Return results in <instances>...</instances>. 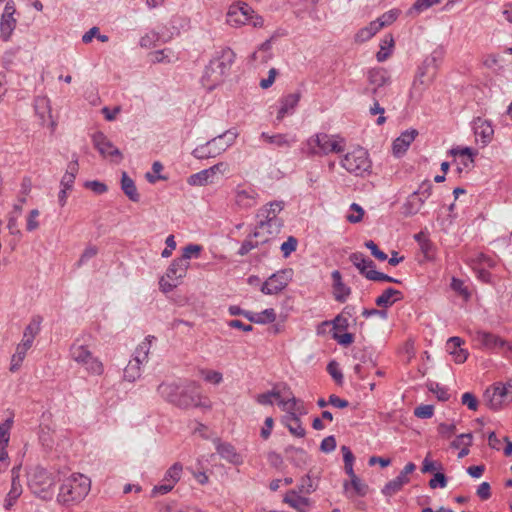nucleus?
I'll list each match as a JSON object with an SVG mask.
<instances>
[{"mask_svg":"<svg viewBox=\"0 0 512 512\" xmlns=\"http://www.w3.org/2000/svg\"><path fill=\"white\" fill-rule=\"evenodd\" d=\"M284 203L282 201H273L269 204L261 207L256 217L259 219V222L265 224L278 223L279 228L283 227V220L278 217L279 213L283 210Z\"/></svg>","mask_w":512,"mask_h":512,"instance_id":"obj_14","label":"nucleus"},{"mask_svg":"<svg viewBox=\"0 0 512 512\" xmlns=\"http://www.w3.org/2000/svg\"><path fill=\"white\" fill-rule=\"evenodd\" d=\"M346 140L339 134L318 132L311 135L304 143V149L308 156H327L339 154L345 150Z\"/></svg>","mask_w":512,"mask_h":512,"instance_id":"obj_2","label":"nucleus"},{"mask_svg":"<svg viewBox=\"0 0 512 512\" xmlns=\"http://www.w3.org/2000/svg\"><path fill=\"white\" fill-rule=\"evenodd\" d=\"M180 388L175 382H163L157 387V393L162 399L174 405Z\"/></svg>","mask_w":512,"mask_h":512,"instance_id":"obj_26","label":"nucleus"},{"mask_svg":"<svg viewBox=\"0 0 512 512\" xmlns=\"http://www.w3.org/2000/svg\"><path fill=\"white\" fill-rule=\"evenodd\" d=\"M403 484L397 478L389 481L382 489L385 496L391 497L403 488Z\"/></svg>","mask_w":512,"mask_h":512,"instance_id":"obj_53","label":"nucleus"},{"mask_svg":"<svg viewBox=\"0 0 512 512\" xmlns=\"http://www.w3.org/2000/svg\"><path fill=\"white\" fill-rule=\"evenodd\" d=\"M235 60V53L232 49L226 47L221 49L217 56L214 57L210 61V65L214 66V68L219 72L221 75L225 76L228 71L230 70L233 62Z\"/></svg>","mask_w":512,"mask_h":512,"instance_id":"obj_15","label":"nucleus"},{"mask_svg":"<svg viewBox=\"0 0 512 512\" xmlns=\"http://www.w3.org/2000/svg\"><path fill=\"white\" fill-rule=\"evenodd\" d=\"M224 76L221 75L214 66L210 64L205 68V71L202 75L201 82L202 85L209 91L213 90L217 85H219L223 81Z\"/></svg>","mask_w":512,"mask_h":512,"instance_id":"obj_27","label":"nucleus"},{"mask_svg":"<svg viewBox=\"0 0 512 512\" xmlns=\"http://www.w3.org/2000/svg\"><path fill=\"white\" fill-rule=\"evenodd\" d=\"M473 436L471 433H463L457 436V438L451 443V446L455 449L460 447H469L472 445Z\"/></svg>","mask_w":512,"mask_h":512,"instance_id":"obj_57","label":"nucleus"},{"mask_svg":"<svg viewBox=\"0 0 512 512\" xmlns=\"http://www.w3.org/2000/svg\"><path fill=\"white\" fill-rule=\"evenodd\" d=\"M32 347L31 344L21 341L17 347L15 353L11 357L10 371L16 372L20 369L22 362L24 361L27 351Z\"/></svg>","mask_w":512,"mask_h":512,"instance_id":"obj_31","label":"nucleus"},{"mask_svg":"<svg viewBox=\"0 0 512 512\" xmlns=\"http://www.w3.org/2000/svg\"><path fill=\"white\" fill-rule=\"evenodd\" d=\"M94 147L103 156L116 157L118 161L122 159V154L102 132H97L93 135Z\"/></svg>","mask_w":512,"mask_h":512,"instance_id":"obj_17","label":"nucleus"},{"mask_svg":"<svg viewBox=\"0 0 512 512\" xmlns=\"http://www.w3.org/2000/svg\"><path fill=\"white\" fill-rule=\"evenodd\" d=\"M365 246L371 251V254L380 261H385L388 257L387 254L381 251L378 246L372 241L365 242Z\"/></svg>","mask_w":512,"mask_h":512,"instance_id":"obj_62","label":"nucleus"},{"mask_svg":"<svg viewBox=\"0 0 512 512\" xmlns=\"http://www.w3.org/2000/svg\"><path fill=\"white\" fill-rule=\"evenodd\" d=\"M280 398V391L273 389L271 391L258 394L256 396V402L260 405H272L273 399H279Z\"/></svg>","mask_w":512,"mask_h":512,"instance_id":"obj_51","label":"nucleus"},{"mask_svg":"<svg viewBox=\"0 0 512 512\" xmlns=\"http://www.w3.org/2000/svg\"><path fill=\"white\" fill-rule=\"evenodd\" d=\"M142 363L132 359L124 369V379L129 382L135 381L140 376V365Z\"/></svg>","mask_w":512,"mask_h":512,"instance_id":"obj_49","label":"nucleus"},{"mask_svg":"<svg viewBox=\"0 0 512 512\" xmlns=\"http://www.w3.org/2000/svg\"><path fill=\"white\" fill-rule=\"evenodd\" d=\"M417 135L418 131L416 129H410L402 132L401 135L393 141V154L397 157L402 156L407 151L411 143L415 140Z\"/></svg>","mask_w":512,"mask_h":512,"instance_id":"obj_19","label":"nucleus"},{"mask_svg":"<svg viewBox=\"0 0 512 512\" xmlns=\"http://www.w3.org/2000/svg\"><path fill=\"white\" fill-rule=\"evenodd\" d=\"M183 466L181 463H174L165 473L162 482L170 484L173 488L181 478Z\"/></svg>","mask_w":512,"mask_h":512,"instance_id":"obj_41","label":"nucleus"},{"mask_svg":"<svg viewBox=\"0 0 512 512\" xmlns=\"http://www.w3.org/2000/svg\"><path fill=\"white\" fill-rule=\"evenodd\" d=\"M17 20L14 18L13 15H10L9 17H6V15L1 16L0 20V36L3 41H8L13 31L16 28Z\"/></svg>","mask_w":512,"mask_h":512,"instance_id":"obj_37","label":"nucleus"},{"mask_svg":"<svg viewBox=\"0 0 512 512\" xmlns=\"http://www.w3.org/2000/svg\"><path fill=\"white\" fill-rule=\"evenodd\" d=\"M402 298L403 294L401 291L390 287L385 289L383 293L376 298L375 303L378 307L386 309Z\"/></svg>","mask_w":512,"mask_h":512,"instance_id":"obj_24","label":"nucleus"},{"mask_svg":"<svg viewBox=\"0 0 512 512\" xmlns=\"http://www.w3.org/2000/svg\"><path fill=\"white\" fill-rule=\"evenodd\" d=\"M341 451L343 453L344 467L347 474H352L354 455L347 446H342Z\"/></svg>","mask_w":512,"mask_h":512,"instance_id":"obj_56","label":"nucleus"},{"mask_svg":"<svg viewBox=\"0 0 512 512\" xmlns=\"http://www.w3.org/2000/svg\"><path fill=\"white\" fill-rule=\"evenodd\" d=\"M369 87L366 91L373 97H384L386 95L385 87L391 83V77L384 68L372 69L368 72Z\"/></svg>","mask_w":512,"mask_h":512,"instance_id":"obj_10","label":"nucleus"},{"mask_svg":"<svg viewBox=\"0 0 512 512\" xmlns=\"http://www.w3.org/2000/svg\"><path fill=\"white\" fill-rule=\"evenodd\" d=\"M217 453L225 460L233 464L241 463V457L236 452L233 445L229 443H218L216 446Z\"/></svg>","mask_w":512,"mask_h":512,"instance_id":"obj_35","label":"nucleus"},{"mask_svg":"<svg viewBox=\"0 0 512 512\" xmlns=\"http://www.w3.org/2000/svg\"><path fill=\"white\" fill-rule=\"evenodd\" d=\"M475 135L482 139L483 143H488L494 133L492 125L487 120L477 118L474 122Z\"/></svg>","mask_w":512,"mask_h":512,"instance_id":"obj_34","label":"nucleus"},{"mask_svg":"<svg viewBox=\"0 0 512 512\" xmlns=\"http://www.w3.org/2000/svg\"><path fill=\"white\" fill-rule=\"evenodd\" d=\"M298 241L295 237H288L287 241L281 244V251L283 256L287 258L292 252H294L297 248Z\"/></svg>","mask_w":512,"mask_h":512,"instance_id":"obj_59","label":"nucleus"},{"mask_svg":"<svg viewBox=\"0 0 512 512\" xmlns=\"http://www.w3.org/2000/svg\"><path fill=\"white\" fill-rule=\"evenodd\" d=\"M234 202L241 210L251 209L257 205L258 193L251 186L238 185L234 190Z\"/></svg>","mask_w":512,"mask_h":512,"instance_id":"obj_13","label":"nucleus"},{"mask_svg":"<svg viewBox=\"0 0 512 512\" xmlns=\"http://www.w3.org/2000/svg\"><path fill=\"white\" fill-rule=\"evenodd\" d=\"M257 316H259L258 324L272 323L276 320V313L272 308L265 309L261 313H258Z\"/></svg>","mask_w":512,"mask_h":512,"instance_id":"obj_61","label":"nucleus"},{"mask_svg":"<svg viewBox=\"0 0 512 512\" xmlns=\"http://www.w3.org/2000/svg\"><path fill=\"white\" fill-rule=\"evenodd\" d=\"M205 400L207 399L205 398ZM174 405L181 409H188L191 407L210 408V404L206 403V401H202V397L195 383H191L182 389L180 388Z\"/></svg>","mask_w":512,"mask_h":512,"instance_id":"obj_9","label":"nucleus"},{"mask_svg":"<svg viewBox=\"0 0 512 512\" xmlns=\"http://www.w3.org/2000/svg\"><path fill=\"white\" fill-rule=\"evenodd\" d=\"M258 53H263L261 64H266L272 58L271 41L267 40L259 46L258 50L250 56L251 62H255L257 60Z\"/></svg>","mask_w":512,"mask_h":512,"instance_id":"obj_47","label":"nucleus"},{"mask_svg":"<svg viewBox=\"0 0 512 512\" xmlns=\"http://www.w3.org/2000/svg\"><path fill=\"white\" fill-rule=\"evenodd\" d=\"M349 260L351 263L359 270V272L368 279L371 271L375 270V263L364 256V254L360 252L352 253L349 256Z\"/></svg>","mask_w":512,"mask_h":512,"instance_id":"obj_20","label":"nucleus"},{"mask_svg":"<svg viewBox=\"0 0 512 512\" xmlns=\"http://www.w3.org/2000/svg\"><path fill=\"white\" fill-rule=\"evenodd\" d=\"M214 182L213 170L205 169L191 175L188 179L190 185L204 186Z\"/></svg>","mask_w":512,"mask_h":512,"instance_id":"obj_39","label":"nucleus"},{"mask_svg":"<svg viewBox=\"0 0 512 512\" xmlns=\"http://www.w3.org/2000/svg\"><path fill=\"white\" fill-rule=\"evenodd\" d=\"M301 415H296V413H291V415H285L283 417V423L288 428L289 432L296 437H304L306 434L305 429L302 427V423L300 420Z\"/></svg>","mask_w":512,"mask_h":512,"instance_id":"obj_30","label":"nucleus"},{"mask_svg":"<svg viewBox=\"0 0 512 512\" xmlns=\"http://www.w3.org/2000/svg\"><path fill=\"white\" fill-rule=\"evenodd\" d=\"M265 142L274 145L278 148H288L294 143V139L288 134H275L269 135L266 132H262L260 136Z\"/></svg>","mask_w":512,"mask_h":512,"instance_id":"obj_33","label":"nucleus"},{"mask_svg":"<svg viewBox=\"0 0 512 512\" xmlns=\"http://www.w3.org/2000/svg\"><path fill=\"white\" fill-rule=\"evenodd\" d=\"M461 402L463 405H466L472 411H476L478 408V400L470 392H466L462 395Z\"/></svg>","mask_w":512,"mask_h":512,"instance_id":"obj_63","label":"nucleus"},{"mask_svg":"<svg viewBox=\"0 0 512 512\" xmlns=\"http://www.w3.org/2000/svg\"><path fill=\"white\" fill-rule=\"evenodd\" d=\"M55 475L43 467L37 466L28 473V487L42 500H50L54 494Z\"/></svg>","mask_w":512,"mask_h":512,"instance_id":"obj_4","label":"nucleus"},{"mask_svg":"<svg viewBox=\"0 0 512 512\" xmlns=\"http://www.w3.org/2000/svg\"><path fill=\"white\" fill-rule=\"evenodd\" d=\"M71 358L82 365L87 373L100 376L104 372L102 361L93 355L88 346L77 339L70 347Z\"/></svg>","mask_w":512,"mask_h":512,"instance_id":"obj_5","label":"nucleus"},{"mask_svg":"<svg viewBox=\"0 0 512 512\" xmlns=\"http://www.w3.org/2000/svg\"><path fill=\"white\" fill-rule=\"evenodd\" d=\"M22 494V486L19 480L18 468L12 469L11 489L5 499V508L10 509Z\"/></svg>","mask_w":512,"mask_h":512,"instance_id":"obj_22","label":"nucleus"},{"mask_svg":"<svg viewBox=\"0 0 512 512\" xmlns=\"http://www.w3.org/2000/svg\"><path fill=\"white\" fill-rule=\"evenodd\" d=\"M467 263L473 269H477V267H482V266H487V267L492 268L496 264V262L492 258L485 255L484 253H477V254L467 258Z\"/></svg>","mask_w":512,"mask_h":512,"instance_id":"obj_43","label":"nucleus"},{"mask_svg":"<svg viewBox=\"0 0 512 512\" xmlns=\"http://www.w3.org/2000/svg\"><path fill=\"white\" fill-rule=\"evenodd\" d=\"M425 199L419 195V192L412 193L402 206V214L406 217L417 214L422 208Z\"/></svg>","mask_w":512,"mask_h":512,"instance_id":"obj_25","label":"nucleus"},{"mask_svg":"<svg viewBox=\"0 0 512 512\" xmlns=\"http://www.w3.org/2000/svg\"><path fill=\"white\" fill-rule=\"evenodd\" d=\"M98 254V248L95 245L87 246L83 253L81 254L77 266L81 267L85 263H87L90 259L94 258Z\"/></svg>","mask_w":512,"mask_h":512,"instance_id":"obj_55","label":"nucleus"},{"mask_svg":"<svg viewBox=\"0 0 512 512\" xmlns=\"http://www.w3.org/2000/svg\"><path fill=\"white\" fill-rule=\"evenodd\" d=\"M474 340L478 342L482 348L488 350L503 348L505 346H507L508 349H512V346L508 342L490 332L476 331Z\"/></svg>","mask_w":512,"mask_h":512,"instance_id":"obj_16","label":"nucleus"},{"mask_svg":"<svg viewBox=\"0 0 512 512\" xmlns=\"http://www.w3.org/2000/svg\"><path fill=\"white\" fill-rule=\"evenodd\" d=\"M340 165L348 173L355 176H363L371 169V161L368 152L362 147H357L342 156L340 158Z\"/></svg>","mask_w":512,"mask_h":512,"instance_id":"obj_6","label":"nucleus"},{"mask_svg":"<svg viewBox=\"0 0 512 512\" xmlns=\"http://www.w3.org/2000/svg\"><path fill=\"white\" fill-rule=\"evenodd\" d=\"M440 1L441 0H417L413 4V6L407 11V14L409 16L418 15L424 12L425 10L429 9L433 5L438 4Z\"/></svg>","mask_w":512,"mask_h":512,"instance_id":"obj_46","label":"nucleus"},{"mask_svg":"<svg viewBox=\"0 0 512 512\" xmlns=\"http://www.w3.org/2000/svg\"><path fill=\"white\" fill-rule=\"evenodd\" d=\"M41 321L42 319L39 316L32 318V320L24 330L22 341L27 342L31 345L33 344L35 337L40 332Z\"/></svg>","mask_w":512,"mask_h":512,"instance_id":"obj_38","label":"nucleus"},{"mask_svg":"<svg viewBox=\"0 0 512 512\" xmlns=\"http://www.w3.org/2000/svg\"><path fill=\"white\" fill-rule=\"evenodd\" d=\"M498 389L502 391V395H504L507 402L512 401V379L508 380L506 383H498Z\"/></svg>","mask_w":512,"mask_h":512,"instance_id":"obj_64","label":"nucleus"},{"mask_svg":"<svg viewBox=\"0 0 512 512\" xmlns=\"http://www.w3.org/2000/svg\"><path fill=\"white\" fill-rule=\"evenodd\" d=\"M151 61L154 63L174 62L178 59L177 54L169 48L157 50L150 53Z\"/></svg>","mask_w":512,"mask_h":512,"instance_id":"obj_42","label":"nucleus"},{"mask_svg":"<svg viewBox=\"0 0 512 512\" xmlns=\"http://www.w3.org/2000/svg\"><path fill=\"white\" fill-rule=\"evenodd\" d=\"M200 374L205 381L215 385L220 384L223 380L222 373H220L219 371L202 369L200 371Z\"/></svg>","mask_w":512,"mask_h":512,"instance_id":"obj_52","label":"nucleus"},{"mask_svg":"<svg viewBox=\"0 0 512 512\" xmlns=\"http://www.w3.org/2000/svg\"><path fill=\"white\" fill-rule=\"evenodd\" d=\"M121 189L124 194L133 202H138L140 195L137 191L135 182L128 176L126 172L122 173L121 177Z\"/></svg>","mask_w":512,"mask_h":512,"instance_id":"obj_36","label":"nucleus"},{"mask_svg":"<svg viewBox=\"0 0 512 512\" xmlns=\"http://www.w3.org/2000/svg\"><path fill=\"white\" fill-rule=\"evenodd\" d=\"M485 398L487 400L488 406L493 410H498L504 404L508 403L504 395H502V391L498 389V385L487 389L485 392Z\"/></svg>","mask_w":512,"mask_h":512,"instance_id":"obj_29","label":"nucleus"},{"mask_svg":"<svg viewBox=\"0 0 512 512\" xmlns=\"http://www.w3.org/2000/svg\"><path fill=\"white\" fill-rule=\"evenodd\" d=\"M287 402L288 404L286 407H288V409H284L286 415H291V413H296V415H305L307 413L302 402L295 398L291 392H289Z\"/></svg>","mask_w":512,"mask_h":512,"instance_id":"obj_45","label":"nucleus"},{"mask_svg":"<svg viewBox=\"0 0 512 512\" xmlns=\"http://www.w3.org/2000/svg\"><path fill=\"white\" fill-rule=\"evenodd\" d=\"M293 270L291 268L280 270L272 274L262 285L261 291L267 295L281 292L292 280Z\"/></svg>","mask_w":512,"mask_h":512,"instance_id":"obj_11","label":"nucleus"},{"mask_svg":"<svg viewBox=\"0 0 512 512\" xmlns=\"http://www.w3.org/2000/svg\"><path fill=\"white\" fill-rule=\"evenodd\" d=\"M238 133L235 130H227L223 134L213 138L210 140V145H212V155L215 157L222 152H224L228 147H230L236 140Z\"/></svg>","mask_w":512,"mask_h":512,"instance_id":"obj_18","label":"nucleus"},{"mask_svg":"<svg viewBox=\"0 0 512 512\" xmlns=\"http://www.w3.org/2000/svg\"><path fill=\"white\" fill-rule=\"evenodd\" d=\"M188 268L186 264H183L182 260L174 259L166 273L160 278L159 286L161 291L168 293L176 288L181 283V279L185 277Z\"/></svg>","mask_w":512,"mask_h":512,"instance_id":"obj_7","label":"nucleus"},{"mask_svg":"<svg viewBox=\"0 0 512 512\" xmlns=\"http://www.w3.org/2000/svg\"><path fill=\"white\" fill-rule=\"evenodd\" d=\"M434 414V407L432 405H420L415 408L414 415L421 419L431 418Z\"/></svg>","mask_w":512,"mask_h":512,"instance_id":"obj_60","label":"nucleus"},{"mask_svg":"<svg viewBox=\"0 0 512 512\" xmlns=\"http://www.w3.org/2000/svg\"><path fill=\"white\" fill-rule=\"evenodd\" d=\"M394 46V39L392 35H386L381 41L380 50L376 54L379 62H383L391 55V50Z\"/></svg>","mask_w":512,"mask_h":512,"instance_id":"obj_44","label":"nucleus"},{"mask_svg":"<svg viewBox=\"0 0 512 512\" xmlns=\"http://www.w3.org/2000/svg\"><path fill=\"white\" fill-rule=\"evenodd\" d=\"M254 10L245 2H236L230 5L226 14V22L233 27H239L249 22Z\"/></svg>","mask_w":512,"mask_h":512,"instance_id":"obj_12","label":"nucleus"},{"mask_svg":"<svg viewBox=\"0 0 512 512\" xmlns=\"http://www.w3.org/2000/svg\"><path fill=\"white\" fill-rule=\"evenodd\" d=\"M150 347H151V339H150V337H147L136 348L135 355H134L133 359L140 363H143L144 361H146L148 358Z\"/></svg>","mask_w":512,"mask_h":512,"instance_id":"obj_48","label":"nucleus"},{"mask_svg":"<svg viewBox=\"0 0 512 512\" xmlns=\"http://www.w3.org/2000/svg\"><path fill=\"white\" fill-rule=\"evenodd\" d=\"M350 209L352 211H354L355 214L347 215L346 216L347 221H349L350 223H359V222H361L362 219H363V216H364L363 208L360 205H358L356 203H353V204H351Z\"/></svg>","mask_w":512,"mask_h":512,"instance_id":"obj_58","label":"nucleus"},{"mask_svg":"<svg viewBox=\"0 0 512 512\" xmlns=\"http://www.w3.org/2000/svg\"><path fill=\"white\" fill-rule=\"evenodd\" d=\"M301 98L300 92L288 94L284 96L280 101V108L277 113L276 119L281 121L286 114L292 112L294 108L298 105V102Z\"/></svg>","mask_w":512,"mask_h":512,"instance_id":"obj_23","label":"nucleus"},{"mask_svg":"<svg viewBox=\"0 0 512 512\" xmlns=\"http://www.w3.org/2000/svg\"><path fill=\"white\" fill-rule=\"evenodd\" d=\"M437 73V63H436V56L431 55L427 57L422 64L418 67V70L416 72L414 81H413V88L414 89H420L424 90L428 86H430L436 76Z\"/></svg>","mask_w":512,"mask_h":512,"instance_id":"obj_8","label":"nucleus"},{"mask_svg":"<svg viewBox=\"0 0 512 512\" xmlns=\"http://www.w3.org/2000/svg\"><path fill=\"white\" fill-rule=\"evenodd\" d=\"M91 489V480L81 473H73L64 478L57 495L61 505L70 506L80 503Z\"/></svg>","mask_w":512,"mask_h":512,"instance_id":"obj_1","label":"nucleus"},{"mask_svg":"<svg viewBox=\"0 0 512 512\" xmlns=\"http://www.w3.org/2000/svg\"><path fill=\"white\" fill-rule=\"evenodd\" d=\"M212 145H210V141L205 143L204 145H200L193 150V155L198 159H205L210 157H215L212 155Z\"/></svg>","mask_w":512,"mask_h":512,"instance_id":"obj_54","label":"nucleus"},{"mask_svg":"<svg viewBox=\"0 0 512 512\" xmlns=\"http://www.w3.org/2000/svg\"><path fill=\"white\" fill-rule=\"evenodd\" d=\"M331 276L333 279L335 299L339 302H344L346 298L349 296L351 290L342 282V276L338 270L333 271Z\"/></svg>","mask_w":512,"mask_h":512,"instance_id":"obj_28","label":"nucleus"},{"mask_svg":"<svg viewBox=\"0 0 512 512\" xmlns=\"http://www.w3.org/2000/svg\"><path fill=\"white\" fill-rule=\"evenodd\" d=\"M78 172H79L78 158L76 156H74L73 160L71 162H69V164L67 165L65 174L62 176L61 183H60L61 186L66 189H72L76 175L78 174Z\"/></svg>","mask_w":512,"mask_h":512,"instance_id":"obj_32","label":"nucleus"},{"mask_svg":"<svg viewBox=\"0 0 512 512\" xmlns=\"http://www.w3.org/2000/svg\"><path fill=\"white\" fill-rule=\"evenodd\" d=\"M283 502L298 512H307L306 508L311 503L309 498L299 495V493L294 489L286 492L283 498Z\"/></svg>","mask_w":512,"mask_h":512,"instance_id":"obj_21","label":"nucleus"},{"mask_svg":"<svg viewBox=\"0 0 512 512\" xmlns=\"http://www.w3.org/2000/svg\"><path fill=\"white\" fill-rule=\"evenodd\" d=\"M350 477V482L345 481L344 482V489L346 492H348L350 486L353 488L355 493L359 496H364L367 493L368 486L361 481V479L354 473L348 474Z\"/></svg>","mask_w":512,"mask_h":512,"instance_id":"obj_40","label":"nucleus"},{"mask_svg":"<svg viewBox=\"0 0 512 512\" xmlns=\"http://www.w3.org/2000/svg\"><path fill=\"white\" fill-rule=\"evenodd\" d=\"M281 228L278 223L265 224L258 222L253 233L249 234L238 250V255L245 256L251 250L270 245L279 235Z\"/></svg>","mask_w":512,"mask_h":512,"instance_id":"obj_3","label":"nucleus"},{"mask_svg":"<svg viewBox=\"0 0 512 512\" xmlns=\"http://www.w3.org/2000/svg\"><path fill=\"white\" fill-rule=\"evenodd\" d=\"M201 250H202V247L200 245H196V244L187 245L183 249L182 256L177 259L182 260L183 264H186L187 267H189V265H190L189 259L192 258L193 256L197 257L200 254Z\"/></svg>","mask_w":512,"mask_h":512,"instance_id":"obj_50","label":"nucleus"}]
</instances>
